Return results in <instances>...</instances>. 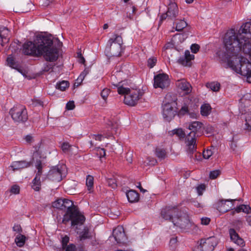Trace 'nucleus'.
<instances>
[{"instance_id": "nucleus-47", "label": "nucleus", "mask_w": 251, "mask_h": 251, "mask_svg": "<svg viewBox=\"0 0 251 251\" xmlns=\"http://www.w3.org/2000/svg\"><path fill=\"white\" fill-rule=\"evenodd\" d=\"M205 189V186L203 184H201L199 185L197 187V191L199 196H201L202 194V192Z\"/></svg>"}, {"instance_id": "nucleus-27", "label": "nucleus", "mask_w": 251, "mask_h": 251, "mask_svg": "<svg viewBox=\"0 0 251 251\" xmlns=\"http://www.w3.org/2000/svg\"><path fill=\"white\" fill-rule=\"evenodd\" d=\"M250 209V206L248 205L241 204L237 206L236 208L232 210L230 214L233 216L235 213H239L241 211L243 212H248V210Z\"/></svg>"}, {"instance_id": "nucleus-14", "label": "nucleus", "mask_w": 251, "mask_h": 251, "mask_svg": "<svg viewBox=\"0 0 251 251\" xmlns=\"http://www.w3.org/2000/svg\"><path fill=\"white\" fill-rule=\"evenodd\" d=\"M162 107L164 119L167 121H170L176 115L175 102H166L163 105Z\"/></svg>"}, {"instance_id": "nucleus-15", "label": "nucleus", "mask_w": 251, "mask_h": 251, "mask_svg": "<svg viewBox=\"0 0 251 251\" xmlns=\"http://www.w3.org/2000/svg\"><path fill=\"white\" fill-rule=\"evenodd\" d=\"M170 83L169 76L167 74H159L154 77L153 86L155 88L165 89L169 86Z\"/></svg>"}, {"instance_id": "nucleus-10", "label": "nucleus", "mask_w": 251, "mask_h": 251, "mask_svg": "<svg viewBox=\"0 0 251 251\" xmlns=\"http://www.w3.org/2000/svg\"><path fill=\"white\" fill-rule=\"evenodd\" d=\"M173 223L174 226L184 230L190 228L192 226L189 216L186 213H181L180 211L178 213V216L173 221Z\"/></svg>"}, {"instance_id": "nucleus-20", "label": "nucleus", "mask_w": 251, "mask_h": 251, "mask_svg": "<svg viewBox=\"0 0 251 251\" xmlns=\"http://www.w3.org/2000/svg\"><path fill=\"white\" fill-rule=\"evenodd\" d=\"M9 31L6 27L2 25H0V38L1 39V45L4 46L5 43H7L9 41V38L8 37Z\"/></svg>"}, {"instance_id": "nucleus-7", "label": "nucleus", "mask_w": 251, "mask_h": 251, "mask_svg": "<svg viewBox=\"0 0 251 251\" xmlns=\"http://www.w3.org/2000/svg\"><path fill=\"white\" fill-rule=\"evenodd\" d=\"M9 114L15 123H24L28 120L27 111L25 106L21 104L14 105L9 111Z\"/></svg>"}, {"instance_id": "nucleus-59", "label": "nucleus", "mask_w": 251, "mask_h": 251, "mask_svg": "<svg viewBox=\"0 0 251 251\" xmlns=\"http://www.w3.org/2000/svg\"><path fill=\"white\" fill-rule=\"evenodd\" d=\"M213 128L210 126H208L206 127L205 131L207 134H211L213 132Z\"/></svg>"}, {"instance_id": "nucleus-33", "label": "nucleus", "mask_w": 251, "mask_h": 251, "mask_svg": "<svg viewBox=\"0 0 251 251\" xmlns=\"http://www.w3.org/2000/svg\"><path fill=\"white\" fill-rule=\"evenodd\" d=\"M32 188L36 191H39L41 187L40 178L35 176L32 180Z\"/></svg>"}, {"instance_id": "nucleus-17", "label": "nucleus", "mask_w": 251, "mask_h": 251, "mask_svg": "<svg viewBox=\"0 0 251 251\" xmlns=\"http://www.w3.org/2000/svg\"><path fill=\"white\" fill-rule=\"evenodd\" d=\"M32 164V161H26L25 160L13 161L9 166V168H10L13 171H15L28 168L31 166Z\"/></svg>"}, {"instance_id": "nucleus-60", "label": "nucleus", "mask_w": 251, "mask_h": 251, "mask_svg": "<svg viewBox=\"0 0 251 251\" xmlns=\"http://www.w3.org/2000/svg\"><path fill=\"white\" fill-rule=\"evenodd\" d=\"M89 73V70L87 69H84V70L80 74L79 76V79H84L85 77V76Z\"/></svg>"}, {"instance_id": "nucleus-64", "label": "nucleus", "mask_w": 251, "mask_h": 251, "mask_svg": "<svg viewBox=\"0 0 251 251\" xmlns=\"http://www.w3.org/2000/svg\"><path fill=\"white\" fill-rule=\"evenodd\" d=\"M93 138H95L96 140L101 141L102 135L101 134L95 135L94 134L92 135Z\"/></svg>"}, {"instance_id": "nucleus-28", "label": "nucleus", "mask_w": 251, "mask_h": 251, "mask_svg": "<svg viewBox=\"0 0 251 251\" xmlns=\"http://www.w3.org/2000/svg\"><path fill=\"white\" fill-rule=\"evenodd\" d=\"M50 62V63L49 62H46L44 64L43 67L42 68V69L40 71L41 74H43L45 73L49 72H52L53 71V69L54 66H55V64L52 63L54 62Z\"/></svg>"}, {"instance_id": "nucleus-45", "label": "nucleus", "mask_w": 251, "mask_h": 251, "mask_svg": "<svg viewBox=\"0 0 251 251\" xmlns=\"http://www.w3.org/2000/svg\"><path fill=\"white\" fill-rule=\"evenodd\" d=\"M212 155V151L211 150H204L203 151L202 155L204 158L208 159Z\"/></svg>"}, {"instance_id": "nucleus-43", "label": "nucleus", "mask_w": 251, "mask_h": 251, "mask_svg": "<svg viewBox=\"0 0 251 251\" xmlns=\"http://www.w3.org/2000/svg\"><path fill=\"white\" fill-rule=\"evenodd\" d=\"M110 90L109 89L105 88L102 90L100 95L102 99L105 100L108 96Z\"/></svg>"}, {"instance_id": "nucleus-53", "label": "nucleus", "mask_w": 251, "mask_h": 251, "mask_svg": "<svg viewBox=\"0 0 251 251\" xmlns=\"http://www.w3.org/2000/svg\"><path fill=\"white\" fill-rule=\"evenodd\" d=\"M246 125L248 130H251V115L246 118Z\"/></svg>"}, {"instance_id": "nucleus-34", "label": "nucleus", "mask_w": 251, "mask_h": 251, "mask_svg": "<svg viewBox=\"0 0 251 251\" xmlns=\"http://www.w3.org/2000/svg\"><path fill=\"white\" fill-rule=\"evenodd\" d=\"M69 83L68 81L63 80L57 83L56 85V89L62 91H65L67 88L69 87Z\"/></svg>"}, {"instance_id": "nucleus-44", "label": "nucleus", "mask_w": 251, "mask_h": 251, "mask_svg": "<svg viewBox=\"0 0 251 251\" xmlns=\"http://www.w3.org/2000/svg\"><path fill=\"white\" fill-rule=\"evenodd\" d=\"M176 238H172L170 239L169 245L172 250H174L176 248Z\"/></svg>"}, {"instance_id": "nucleus-11", "label": "nucleus", "mask_w": 251, "mask_h": 251, "mask_svg": "<svg viewBox=\"0 0 251 251\" xmlns=\"http://www.w3.org/2000/svg\"><path fill=\"white\" fill-rule=\"evenodd\" d=\"M66 166L58 165L52 167L48 172L47 177L52 181H60L62 179V175L65 174Z\"/></svg>"}, {"instance_id": "nucleus-12", "label": "nucleus", "mask_w": 251, "mask_h": 251, "mask_svg": "<svg viewBox=\"0 0 251 251\" xmlns=\"http://www.w3.org/2000/svg\"><path fill=\"white\" fill-rule=\"evenodd\" d=\"M236 201H243L241 199L221 200L215 204V207L220 213H224L232 209L234 206V202Z\"/></svg>"}, {"instance_id": "nucleus-5", "label": "nucleus", "mask_w": 251, "mask_h": 251, "mask_svg": "<svg viewBox=\"0 0 251 251\" xmlns=\"http://www.w3.org/2000/svg\"><path fill=\"white\" fill-rule=\"evenodd\" d=\"M117 87L119 94L124 95V102L125 104L134 106L142 96L140 90L134 89L131 86L128 87L125 81L119 83L115 85Z\"/></svg>"}, {"instance_id": "nucleus-22", "label": "nucleus", "mask_w": 251, "mask_h": 251, "mask_svg": "<svg viewBox=\"0 0 251 251\" xmlns=\"http://www.w3.org/2000/svg\"><path fill=\"white\" fill-rule=\"evenodd\" d=\"M128 201L130 202H135L139 201V195L135 190H130L126 193Z\"/></svg>"}, {"instance_id": "nucleus-26", "label": "nucleus", "mask_w": 251, "mask_h": 251, "mask_svg": "<svg viewBox=\"0 0 251 251\" xmlns=\"http://www.w3.org/2000/svg\"><path fill=\"white\" fill-rule=\"evenodd\" d=\"M27 238L22 234H18L15 238V242L17 246L22 247L24 246Z\"/></svg>"}, {"instance_id": "nucleus-46", "label": "nucleus", "mask_w": 251, "mask_h": 251, "mask_svg": "<svg viewBox=\"0 0 251 251\" xmlns=\"http://www.w3.org/2000/svg\"><path fill=\"white\" fill-rule=\"evenodd\" d=\"M10 192L14 194H18L20 192V187L17 185H13L10 189Z\"/></svg>"}, {"instance_id": "nucleus-51", "label": "nucleus", "mask_w": 251, "mask_h": 251, "mask_svg": "<svg viewBox=\"0 0 251 251\" xmlns=\"http://www.w3.org/2000/svg\"><path fill=\"white\" fill-rule=\"evenodd\" d=\"M200 46L196 44H193L191 46V50L194 53H197L200 49Z\"/></svg>"}, {"instance_id": "nucleus-57", "label": "nucleus", "mask_w": 251, "mask_h": 251, "mask_svg": "<svg viewBox=\"0 0 251 251\" xmlns=\"http://www.w3.org/2000/svg\"><path fill=\"white\" fill-rule=\"evenodd\" d=\"M98 153L100 154V157L101 158L105 155V150L103 148H99L97 149Z\"/></svg>"}, {"instance_id": "nucleus-2", "label": "nucleus", "mask_w": 251, "mask_h": 251, "mask_svg": "<svg viewBox=\"0 0 251 251\" xmlns=\"http://www.w3.org/2000/svg\"><path fill=\"white\" fill-rule=\"evenodd\" d=\"M242 51L234 53L233 48L230 51L226 47L216 52L218 61L225 68H231L236 73L247 77L248 82L251 83V62L241 56Z\"/></svg>"}, {"instance_id": "nucleus-18", "label": "nucleus", "mask_w": 251, "mask_h": 251, "mask_svg": "<svg viewBox=\"0 0 251 251\" xmlns=\"http://www.w3.org/2000/svg\"><path fill=\"white\" fill-rule=\"evenodd\" d=\"M194 59V55L191 54L190 51L187 50L185 51L184 55L180 56L177 60V62L185 66H190L191 64V61Z\"/></svg>"}, {"instance_id": "nucleus-13", "label": "nucleus", "mask_w": 251, "mask_h": 251, "mask_svg": "<svg viewBox=\"0 0 251 251\" xmlns=\"http://www.w3.org/2000/svg\"><path fill=\"white\" fill-rule=\"evenodd\" d=\"M179 213V210L177 206H168L163 208L161 212V216L165 220H168L173 223Z\"/></svg>"}, {"instance_id": "nucleus-19", "label": "nucleus", "mask_w": 251, "mask_h": 251, "mask_svg": "<svg viewBox=\"0 0 251 251\" xmlns=\"http://www.w3.org/2000/svg\"><path fill=\"white\" fill-rule=\"evenodd\" d=\"M229 233L230 239L234 243L241 247H243L245 245L244 240L239 236L234 229L230 228L229 230Z\"/></svg>"}, {"instance_id": "nucleus-29", "label": "nucleus", "mask_w": 251, "mask_h": 251, "mask_svg": "<svg viewBox=\"0 0 251 251\" xmlns=\"http://www.w3.org/2000/svg\"><path fill=\"white\" fill-rule=\"evenodd\" d=\"M185 142L187 143H196V134L194 132H190L187 135H185Z\"/></svg>"}, {"instance_id": "nucleus-30", "label": "nucleus", "mask_w": 251, "mask_h": 251, "mask_svg": "<svg viewBox=\"0 0 251 251\" xmlns=\"http://www.w3.org/2000/svg\"><path fill=\"white\" fill-rule=\"evenodd\" d=\"M170 135H176L179 139L181 140L185 138V133L182 128H176L169 132Z\"/></svg>"}, {"instance_id": "nucleus-32", "label": "nucleus", "mask_w": 251, "mask_h": 251, "mask_svg": "<svg viewBox=\"0 0 251 251\" xmlns=\"http://www.w3.org/2000/svg\"><path fill=\"white\" fill-rule=\"evenodd\" d=\"M211 108L209 104H204L201 106V113L202 116H207L210 112Z\"/></svg>"}, {"instance_id": "nucleus-3", "label": "nucleus", "mask_w": 251, "mask_h": 251, "mask_svg": "<svg viewBox=\"0 0 251 251\" xmlns=\"http://www.w3.org/2000/svg\"><path fill=\"white\" fill-rule=\"evenodd\" d=\"M251 22H247L243 24L236 33L234 29H231L226 33L224 43L226 50L233 48L234 53L242 51L244 53L251 51Z\"/></svg>"}, {"instance_id": "nucleus-8", "label": "nucleus", "mask_w": 251, "mask_h": 251, "mask_svg": "<svg viewBox=\"0 0 251 251\" xmlns=\"http://www.w3.org/2000/svg\"><path fill=\"white\" fill-rule=\"evenodd\" d=\"M180 15L177 4L175 2H170L168 5L166 12L160 16L159 25H160L163 21L166 19L172 21L178 20V18H180Z\"/></svg>"}, {"instance_id": "nucleus-38", "label": "nucleus", "mask_w": 251, "mask_h": 251, "mask_svg": "<svg viewBox=\"0 0 251 251\" xmlns=\"http://www.w3.org/2000/svg\"><path fill=\"white\" fill-rule=\"evenodd\" d=\"M64 199H59L56 201H55L53 204L52 206L54 208L59 209L60 210H63V202H64Z\"/></svg>"}, {"instance_id": "nucleus-16", "label": "nucleus", "mask_w": 251, "mask_h": 251, "mask_svg": "<svg viewBox=\"0 0 251 251\" xmlns=\"http://www.w3.org/2000/svg\"><path fill=\"white\" fill-rule=\"evenodd\" d=\"M113 236L117 243H125L127 239L122 226H118L113 229Z\"/></svg>"}, {"instance_id": "nucleus-62", "label": "nucleus", "mask_w": 251, "mask_h": 251, "mask_svg": "<svg viewBox=\"0 0 251 251\" xmlns=\"http://www.w3.org/2000/svg\"><path fill=\"white\" fill-rule=\"evenodd\" d=\"M148 160L149 162L147 163V164L149 165H155L157 163V161L155 159L148 158Z\"/></svg>"}, {"instance_id": "nucleus-6", "label": "nucleus", "mask_w": 251, "mask_h": 251, "mask_svg": "<svg viewBox=\"0 0 251 251\" xmlns=\"http://www.w3.org/2000/svg\"><path fill=\"white\" fill-rule=\"evenodd\" d=\"M123 39L121 36L114 34L108 40L105 49L107 55L119 56L122 51Z\"/></svg>"}, {"instance_id": "nucleus-4", "label": "nucleus", "mask_w": 251, "mask_h": 251, "mask_svg": "<svg viewBox=\"0 0 251 251\" xmlns=\"http://www.w3.org/2000/svg\"><path fill=\"white\" fill-rule=\"evenodd\" d=\"M63 201V210L66 211V213L63 222L65 223L71 220L72 226L82 225L85 218L79 212L77 206L70 200L64 199Z\"/></svg>"}, {"instance_id": "nucleus-37", "label": "nucleus", "mask_w": 251, "mask_h": 251, "mask_svg": "<svg viewBox=\"0 0 251 251\" xmlns=\"http://www.w3.org/2000/svg\"><path fill=\"white\" fill-rule=\"evenodd\" d=\"M86 185L88 189L90 191L93 188L94 178L92 176L88 175L86 180Z\"/></svg>"}, {"instance_id": "nucleus-40", "label": "nucleus", "mask_w": 251, "mask_h": 251, "mask_svg": "<svg viewBox=\"0 0 251 251\" xmlns=\"http://www.w3.org/2000/svg\"><path fill=\"white\" fill-rule=\"evenodd\" d=\"M187 151L189 154H193L196 151V143H187Z\"/></svg>"}, {"instance_id": "nucleus-52", "label": "nucleus", "mask_w": 251, "mask_h": 251, "mask_svg": "<svg viewBox=\"0 0 251 251\" xmlns=\"http://www.w3.org/2000/svg\"><path fill=\"white\" fill-rule=\"evenodd\" d=\"M13 230L18 234H22L23 232L22 228L19 225H15L13 227Z\"/></svg>"}, {"instance_id": "nucleus-42", "label": "nucleus", "mask_w": 251, "mask_h": 251, "mask_svg": "<svg viewBox=\"0 0 251 251\" xmlns=\"http://www.w3.org/2000/svg\"><path fill=\"white\" fill-rule=\"evenodd\" d=\"M157 59L155 57L150 58L148 60V66L150 68H153L156 64Z\"/></svg>"}, {"instance_id": "nucleus-55", "label": "nucleus", "mask_w": 251, "mask_h": 251, "mask_svg": "<svg viewBox=\"0 0 251 251\" xmlns=\"http://www.w3.org/2000/svg\"><path fill=\"white\" fill-rule=\"evenodd\" d=\"M9 49L11 50L12 53H15L16 50L19 49L18 45H16L15 43L11 44L9 47Z\"/></svg>"}, {"instance_id": "nucleus-9", "label": "nucleus", "mask_w": 251, "mask_h": 251, "mask_svg": "<svg viewBox=\"0 0 251 251\" xmlns=\"http://www.w3.org/2000/svg\"><path fill=\"white\" fill-rule=\"evenodd\" d=\"M218 244L217 239L214 236L201 239L195 251H212Z\"/></svg>"}, {"instance_id": "nucleus-61", "label": "nucleus", "mask_w": 251, "mask_h": 251, "mask_svg": "<svg viewBox=\"0 0 251 251\" xmlns=\"http://www.w3.org/2000/svg\"><path fill=\"white\" fill-rule=\"evenodd\" d=\"M65 251H76L75 246L73 244H70L66 248Z\"/></svg>"}, {"instance_id": "nucleus-21", "label": "nucleus", "mask_w": 251, "mask_h": 251, "mask_svg": "<svg viewBox=\"0 0 251 251\" xmlns=\"http://www.w3.org/2000/svg\"><path fill=\"white\" fill-rule=\"evenodd\" d=\"M177 86L180 89L184 91L186 94H188L191 91V85L185 79L178 80L177 82Z\"/></svg>"}, {"instance_id": "nucleus-25", "label": "nucleus", "mask_w": 251, "mask_h": 251, "mask_svg": "<svg viewBox=\"0 0 251 251\" xmlns=\"http://www.w3.org/2000/svg\"><path fill=\"white\" fill-rule=\"evenodd\" d=\"M174 24H176V29L177 31H181L184 28L187 26V23L183 19H181V17L178 18V20L174 21Z\"/></svg>"}, {"instance_id": "nucleus-24", "label": "nucleus", "mask_w": 251, "mask_h": 251, "mask_svg": "<svg viewBox=\"0 0 251 251\" xmlns=\"http://www.w3.org/2000/svg\"><path fill=\"white\" fill-rule=\"evenodd\" d=\"M6 62L8 66L22 73L21 69L19 68V65L15 62L12 55H9L7 57Z\"/></svg>"}, {"instance_id": "nucleus-35", "label": "nucleus", "mask_w": 251, "mask_h": 251, "mask_svg": "<svg viewBox=\"0 0 251 251\" xmlns=\"http://www.w3.org/2000/svg\"><path fill=\"white\" fill-rule=\"evenodd\" d=\"M35 167L38 170V171L36 173L35 176L40 178V176L42 174V168H43L42 163L40 160H36V163H35Z\"/></svg>"}, {"instance_id": "nucleus-54", "label": "nucleus", "mask_w": 251, "mask_h": 251, "mask_svg": "<svg viewBox=\"0 0 251 251\" xmlns=\"http://www.w3.org/2000/svg\"><path fill=\"white\" fill-rule=\"evenodd\" d=\"M69 241V238L68 236H65V237L62 238V244L63 248H65V247L67 246Z\"/></svg>"}, {"instance_id": "nucleus-39", "label": "nucleus", "mask_w": 251, "mask_h": 251, "mask_svg": "<svg viewBox=\"0 0 251 251\" xmlns=\"http://www.w3.org/2000/svg\"><path fill=\"white\" fill-rule=\"evenodd\" d=\"M79 238L80 240H84L86 239L90 238L89 230L87 227H85L83 230L80 233Z\"/></svg>"}, {"instance_id": "nucleus-58", "label": "nucleus", "mask_w": 251, "mask_h": 251, "mask_svg": "<svg viewBox=\"0 0 251 251\" xmlns=\"http://www.w3.org/2000/svg\"><path fill=\"white\" fill-rule=\"evenodd\" d=\"M210 219L208 218L205 217L201 219V224L203 225H207L209 224Z\"/></svg>"}, {"instance_id": "nucleus-36", "label": "nucleus", "mask_w": 251, "mask_h": 251, "mask_svg": "<svg viewBox=\"0 0 251 251\" xmlns=\"http://www.w3.org/2000/svg\"><path fill=\"white\" fill-rule=\"evenodd\" d=\"M155 154L158 158L162 159L165 158L166 152L164 149L156 148L155 150Z\"/></svg>"}, {"instance_id": "nucleus-48", "label": "nucleus", "mask_w": 251, "mask_h": 251, "mask_svg": "<svg viewBox=\"0 0 251 251\" xmlns=\"http://www.w3.org/2000/svg\"><path fill=\"white\" fill-rule=\"evenodd\" d=\"M186 114H189L188 108L187 106H182L179 111L178 115L182 116Z\"/></svg>"}, {"instance_id": "nucleus-31", "label": "nucleus", "mask_w": 251, "mask_h": 251, "mask_svg": "<svg viewBox=\"0 0 251 251\" xmlns=\"http://www.w3.org/2000/svg\"><path fill=\"white\" fill-rule=\"evenodd\" d=\"M220 84L218 82H212L207 83L206 86L214 92L219 91L220 88Z\"/></svg>"}, {"instance_id": "nucleus-41", "label": "nucleus", "mask_w": 251, "mask_h": 251, "mask_svg": "<svg viewBox=\"0 0 251 251\" xmlns=\"http://www.w3.org/2000/svg\"><path fill=\"white\" fill-rule=\"evenodd\" d=\"M221 174V171L219 170L211 171L209 173V177L214 179L216 178Z\"/></svg>"}, {"instance_id": "nucleus-49", "label": "nucleus", "mask_w": 251, "mask_h": 251, "mask_svg": "<svg viewBox=\"0 0 251 251\" xmlns=\"http://www.w3.org/2000/svg\"><path fill=\"white\" fill-rule=\"evenodd\" d=\"M71 147V146L68 143H63L61 146V149L63 152H68L70 148Z\"/></svg>"}, {"instance_id": "nucleus-1", "label": "nucleus", "mask_w": 251, "mask_h": 251, "mask_svg": "<svg viewBox=\"0 0 251 251\" xmlns=\"http://www.w3.org/2000/svg\"><path fill=\"white\" fill-rule=\"evenodd\" d=\"M25 55L39 57L42 56L47 62L56 61L58 58V49L53 45L51 36L38 35L34 42L28 41L23 46Z\"/></svg>"}, {"instance_id": "nucleus-23", "label": "nucleus", "mask_w": 251, "mask_h": 251, "mask_svg": "<svg viewBox=\"0 0 251 251\" xmlns=\"http://www.w3.org/2000/svg\"><path fill=\"white\" fill-rule=\"evenodd\" d=\"M202 125V124L201 122L195 121L189 124L186 127L191 130V132H194L196 133L197 131L201 130Z\"/></svg>"}, {"instance_id": "nucleus-63", "label": "nucleus", "mask_w": 251, "mask_h": 251, "mask_svg": "<svg viewBox=\"0 0 251 251\" xmlns=\"http://www.w3.org/2000/svg\"><path fill=\"white\" fill-rule=\"evenodd\" d=\"M83 79H82V78H81V79H79V76L78 77V78H77V79L76 80V81L75 82V83L74 84V86L78 87L79 85H80L81 84V83H82Z\"/></svg>"}, {"instance_id": "nucleus-56", "label": "nucleus", "mask_w": 251, "mask_h": 251, "mask_svg": "<svg viewBox=\"0 0 251 251\" xmlns=\"http://www.w3.org/2000/svg\"><path fill=\"white\" fill-rule=\"evenodd\" d=\"M109 186H111L112 188L115 189L117 187V184L114 180L112 179H109L107 181Z\"/></svg>"}, {"instance_id": "nucleus-50", "label": "nucleus", "mask_w": 251, "mask_h": 251, "mask_svg": "<svg viewBox=\"0 0 251 251\" xmlns=\"http://www.w3.org/2000/svg\"><path fill=\"white\" fill-rule=\"evenodd\" d=\"M75 105L74 101H70L68 102L66 105V108L68 110H71L74 109Z\"/></svg>"}]
</instances>
